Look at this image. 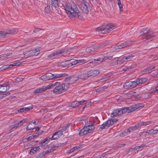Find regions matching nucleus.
Listing matches in <instances>:
<instances>
[{
  "mask_svg": "<svg viewBox=\"0 0 158 158\" xmlns=\"http://www.w3.org/2000/svg\"><path fill=\"white\" fill-rule=\"evenodd\" d=\"M135 86L138 84H142L143 83L141 78H138L136 80V81H135Z\"/></svg>",
  "mask_w": 158,
  "mask_h": 158,
  "instance_id": "obj_39",
  "label": "nucleus"
},
{
  "mask_svg": "<svg viewBox=\"0 0 158 158\" xmlns=\"http://www.w3.org/2000/svg\"><path fill=\"white\" fill-rule=\"evenodd\" d=\"M69 87V83H65L60 84L58 83V84L56 85V86L53 89V92L56 94H60L67 90Z\"/></svg>",
  "mask_w": 158,
  "mask_h": 158,
  "instance_id": "obj_3",
  "label": "nucleus"
},
{
  "mask_svg": "<svg viewBox=\"0 0 158 158\" xmlns=\"http://www.w3.org/2000/svg\"><path fill=\"white\" fill-rule=\"evenodd\" d=\"M64 52L63 50H58L55 52H54L52 53L50 55L48 56V58H50L53 57L55 56H56L59 55Z\"/></svg>",
  "mask_w": 158,
  "mask_h": 158,
  "instance_id": "obj_15",
  "label": "nucleus"
},
{
  "mask_svg": "<svg viewBox=\"0 0 158 158\" xmlns=\"http://www.w3.org/2000/svg\"><path fill=\"white\" fill-rule=\"evenodd\" d=\"M85 127L88 133L92 132L94 128L93 124L89 125Z\"/></svg>",
  "mask_w": 158,
  "mask_h": 158,
  "instance_id": "obj_19",
  "label": "nucleus"
},
{
  "mask_svg": "<svg viewBox=\"0 0 158 158\" xmlns=\"http://www.w3.org/2000/svg\"><path fill=\"white\" fill-rule=\"evenodd\" d=\"M128 58V61H130L133 59H136V56L133 54H131L127 56Z\"/></svg>",
  "mask_w": 158,
  "mask_h": 158,
  "instance_id": "obj_36",
  "label": "nucleus"
},
{
  "mask_svg": "<svg viewBox=\"0 0 158 158\" xmlns=\"http://www.w3.org/2000/svg\"><path fill=\"white\" fill-rule=\"evenodd\" d=\"M98 47L97 46L92 45L87 48L85 51L87 52H90L96 51Z\"/></svg>",
  "mask_w": 158,
  "mask_h": 158,
  "instance_id": "obj_18",
  "label": "nucleus"
},
{
  "mask_svg": "<svg viewBox=\"0 0 158 158\" xmlns=\"http://www.w3.org/2000/svg\"><path fill=\"white\" fill-rule=\"evenodd\" d=\"M144 105L142 103H139L135 104L129 107H128L129 110L128 113H130L133 111L138 110L142 108Z\"/></svg>",
  "mask_w": 158,
  "mask_h": 158,
  "instance_id": "obj_7",
  "label": "nucleus"
},
{
  "mask_svg": "<svg viewBox=\"0 0 158 158\" xmlns=\"http://www.w3.org/2000/svg\"><path fill=\"white\" fill-rule=\"evenodd\" d=\"M89 73L90 76L95 77L97 76L100 73L99 70H91L89 71Z\"/></svg>",
  "mask_w": 158,
  "mask_h": 158,
  "instance_id": "obj_17",
  "label": "nucleus"
},
{
  "mask_svg": "<svg viewBox=\"0 0 158 158\" xmlns=\"http://www.w3.org/2000/svg\"><path fill=\"white\" fill-rule=\"evenodd\" d=\"M142 126H143L142 123H138L137 124L135 125V127H136V128L137 129L139 128L140 127Z\"/></svg>",
  "mask_w": 158,
  "mask_h": 158,
  "instance_id": "obj_52",
  "label": "nucleus"
},
{
  "mask_svg": "<svg viewBox=\"0 0 158 158\" xmlns=\"http://www.w3.org/2000/svg\"><path fill=\"white\" fill-rule=\"evenodd\" d=\"M107 124L106 121L104 123L102 124L101 125L100 127V128L101 129H107L109 127V126H108Z\"/></svg>",
  "mask_w": 158,
  "mask_h": 158,
  "instance_id": "obj_29",
  "label": "nucleus"
},
{
  "mask_svg": "<svg viewBox=\"0 0 158 158\" xmlns=\"http://www.w3.org/2000/svg\"><path fill=\"white\" fill-rule=\"evenodd\" d=\"M140 33L142 35V40L143 42H145L154 37V34L152 31L148 28L143 29Z\"/></svg>",
  "mask_w": 158,
  "mask_h": 158,
  "instance_id": "obj_2",
  "label": "nucleus"
},
{
  "mask_svg": "<svg viewBox=\"0 0 158 158\" xmlns=\"http://www.w3.org/2000/svg\"><path fill=\"white\" fill-rule=\"evenodd\" d=\"M6 33V35L8 34H12L13 33H14L15 32H16L17 31H16L15 29H12L11 30H7L6 31H5Z\"/></svg>",
  "mask_w": 158,
  "mask_h": 158,
  "instance_id": "obj_34",
  "label": "nucleus"
},
{
  "mask_svg": "<svg viewBox=\"0 0 158 158\" xmlns=\"http://www.w3.org/2000/svg\"><path fill=\"white\" fill-rule=\"evenodd\" d=\"M157 129L156 130H153V129H152L151 130H149L148 131V135H149V134H155L158 133H157Z\"/></svg>",
  "mask_w": 158,
  "mask_h": 158,
  "instance_id": "obj_33",
  "label": "nucleus"
},
{
  "mask_svg": "<svg viewBox=\"0 0 158 158\" xmlns=\"http://www.w3.org/2000/svg\"><path fill=\"white\" fill-rule=\"evenodd\" d=\"M133 94V93L132 92H129L127 94V95L129 97H131Z\"/></svg>",
  "mask_w": 158,
  "mask_h": 158,
  "instance_id": "obj_56",
  "label": "nucleus"
},
{
  "mask_svg": "<svg viewBox=\"0 0 158 158\" xmlns=\"http://www.w3.org/2000/svg\"><path fill=\"white\" fill-rule=\"evenodd\" d=\"M135 86V81L126 82L123 85L124 88L126 89H131Z\"/></svg>",
  "mask_w": 158,
  "mask_h": 158,
  "instance_id": "obj_10",
  "label": "nucleus"
},
{
  "mask_svg": "<svg viewBox=\"0 0 158 158\" xmlns=\"http://www.w3.org/2000/svg\"><path fill=\"white\" fill-rule=\"evenodd\" d=\"M12 55V53H9L6 54H4L3 56H4V57L5 58H6V57L8 56H11Z\"/></svg>",
  "mask_w": 158,
  "mask_h": 158,
  "instance_id": "obj_58",
  "label": "nucleus"
},
{
  "mask_svg": "<svg viewBox=\"0 0 158 158\" xmlns=\"http://www.w3.org/2000/svg\"><path fill=\"white\" fill-rule=\"evenodd\" d=\"M46 90V89L45 87L43 86L35 90L33 94H35L41 93L43 91H45Z\"/></svg>",
  "mask_w": 158,
  "mask_h": 158,
  "instance_id": "obj_24",
  "label": "nucleus"
},
{
  "mask_svg": "<svg viewBox=\"0 0 158 158\" xmlns=\"http://www.w3.org/2000/svg\"><path fill=\"white\" fill-rule=\"evenodd\" d=\"M10 88L9 85L5 84L2 85H0V93L6 92Z\"/></svg>",
  "mask_w": 158,
  "mask_h": 158,
  "instance_id": "obj_13",
  "label": "nucleus"
},
{
  "mask_svg": "<svg viewBox=\"0 0 158 158\" xmlns=\"http://www.w3.org/2000/svg\"><path fill=\"white\" fill-rule=\"evenodd\" d=\"M33 108V106L32 105L30 107L24 108V112L29 111Z\"/></svg>",
  "mask_w": 158,
  "mask_h": 158,
  "instance_id": "obj_47",
  "label": "nucleus"
},
{
  "mask_svg": "<svg viewBox=\"0 0 158 158\" xmlns=\"http://www.w3.org/2000/svg\"><path fill=\"white\" fill-rule=\"evenodd\" d=\"M79 79L78 77H77L75 76H70V81L69 82L66 83L72 84L75 82Z\"/></svg>",
  "mask_w": 158,
  "mask_h": 158,
  "instance_id": "obj_22",
  "label": "nucleus"
},
{
  "mask_svg": "<svg viewBox=\"0 0 158 158\" xmlns=\"http://www.w3.org/2000/svg\"><path fill=\"white\" fill-rule=\"evenodd\" d=\"M45 11L47 13H49L51 10L50 7V3H49L48 4H47V6L45 8Z\"/></svg>",
  "mask_w": 158,
  "mask_h": 158,
  "instance_id": "obj_32",
  "label": "nucleus"
},
{
  "mask_svg": "<svg viewBox=\"0 0 158 158\" xmlns=\"http://www.w3.org/2000/svg\"><path fill=\"white\" fill-rule=\"evenodd\" d=\"M63 131L62 130L57 131L55 133V135L57 134L59 136V138L63 135L62 132Z\"/></svg>",
  "mask_w": 158,
  "mask_h": 158,
  "instance_id": "obj_44",
  "label": "nucleus"
},
{
  "mask_svg": "<svg viewBox=\"0 0 158 158\" xmlns=\"http://www.w3.org/2000/svg\"><path fill=\"white\" fill-rule=\"evenodd\" d=\"M25 121V120H23L19 121V122L15 124V127H16V128H17L18 127L21 126L23 124V123H24Z\"/></svg>",
  "mask_w": 158,
  "mask_h": 158,
  "instance_id": "obj_37",
  "label": "nucleus"
},
{
  "mask_svg": "<svg viewBox=\"0 0 158 158\" xmlns=\"http://www.w3.org/2000/svg\"><path fill=\"white\" fill-rule=\"evenodd\" d=\"M89 4L87 2H84V3H81L80 6V8L86 15H88L89 13V10L90 9Z\"/></svg>",
  "mask_w": 158,
  "mask_h": 158,
  "instance_id": "obj_8",
  "label": "nucleus"
},
{
  "mask_svg": "<svg viewBox=\"0 0 158 158\" xmlns=\"http://www.w3.org/2000/svg\"><path fill=\"white\" fill-rule=\"evenodd\" d=\"M73 65V63L69 60H68L60 63L59 64V66L63 68H67L70 67Z\"/></svg>",
  "mask_w": 158,
  "mask_h": 158,
  "instance_id": "obj_11",
  "label": "nucleus"
},
{
  "mask_svg": "<svg viewBox=\"0 0 158 158\" xmlns=\"http://www.w3.org/2000/svg\"><path fill=\"white\" fill-rule=\"evenodd\" d=\"M52 74L50 73H46L43 75L41 77H40L39 79L44 81L53 79Z\"/></svg>",
  "mask_w": 158,
  "mask_h": 158,
  "instance_id": "obj_9",
  "label": "nucleus"
},
{
  "mask_svg": "<svg viewBox=\"0 0 158 158\" xmlns=\"http://www.w3.org/2000/svg\"><path fill=\"white\" fill-rule=\"evenodd\" d=\"M113 56H104L103 58H99L97 59H94V61L97 63H99L105 61L106 60H110L113 58Z\"/></svg>",
  "mask_w": 158,
  "mask_h": 158,
  "instance_id": "obj_12",
  "label": "nucleus"
},
{
  "mask_svg": "<svg viewBox=\"0 0 158 158\" xmlns=\"http://www.w3.org/2000/svg\"><path fill=\"white\" fill-rule=\"evenodd\" d=\"M39 149H40L39 146L35 147L32 148L31 149L30 152V154L31 155H33L35 152H36Z\"/></svg>",
  "mask_w": 158,
  "mask_h": 158,
  "instance_id": "obj_25",
  "label": "nucleus"
},
{
  "mask_svg": "<svg viewBox=\"0 0 158 158\" xmlns=\"http://www.w3.org/2000/svg\"><path fill=\"white\" fill-rule=\"evenodd\" d=\"M23 80V78L21 76H19L16 79V81L17 82H19L22 81Z\"/></svg>",
  "mask_w": 158,
  "mask_h": 158,
  "instance_id": "obj_41",
  "label": "nucleus"
},
{
  "mask_svg": "<svg viewBox=\"0 0 158 158\" xmlns=\"http://www.w3.org/2000/svg\"><path fill=\"white\" fill-rule=\"evenodd\" d=\"M58 0H52V5L55 8L57 7L58 6Z\"/></svg>",
  "mask_w": 158,
  "mask_h": 158,
  "instance_id": "obj_30",
  "label": "nucleus"
},
{
  "mask_svg": "<svg viewBox=\"0 0 158 158\" xmlns=\"http://www.w3.org/2000/svg\"><path fill=\"white\" fill-rule=\"evenodd\" d=\"M155 68V67L154 66H151L143 70L142 71V73L143 74H144L150 73L152 71V69H154Z\"/></svg>",
  "mask_w": 158,
  "mask_h": 158,
  "instance_id": "obj_16",
  "label": "nucleus"
},
{
  "mask_svg": "<svg viewBox=\"0 0 158 158\" xmlns=\"http://www.w3.org/2000/svg\"><path fill=\"white\" fill-rule=\"evenodd\" d=\"M128 107L118 109L114 110V112L111 114V116L113 117H116L125 113L126 112L128 113Z\"/></svg>",
  "mask_w": 158,
  "mask_h": 158,
  "instance_id": "obj_5",
  "label": "nucleus"
},
{
  "mask_svg": "<svg viewBox=\"0 0 158 158\" xmlns=\"http://www.w3.org/2000/svg\"><path fill=\"white\" fill-rule=\"evenodd\" d=\"M118 2V4L119 6L120 10V11H123V5L121 3V2L120 0H117Z\"/></svg>",
  "mask_w": 158,
  "mask_h": 158,
  "instance_id": "obj_35",
  "label": "nucleus"
},
{
  "mask_svg": "<svg viewBox=\"0 0 158 158\" xmlns=\"http://www.w3.org/2000/svg\"><path fill=\"white\" fill-rule=\"evenodd\" d=\"M67 74L65 73L63 74L55 73L52 74L53 79L64 77L67 76Z\"/></svg>",
  "mask_w": 158,
  "mask_h": 158,
  "instance_id": "obj_20",
  "label": "nucleus"
},
{
  "mask_svg": "<svg viewBox=\"0 0 158 158\" xmlns=\"http://www.w3.org/2000/svg\"><path fill=\"white\" fill-rule=\"evenodd\" d=\"M90 75L89 73V71L85 73H83L79 75L78 76V77L79 79H81L82 80H86L89 77Z\"/></svg>",
  "mask_w": 158,
  "mask_h": 158,
  "instance_id": "obj_14",
  "label": "nucleus"
},
{
  "mask_svg": "<svg viewBox=\"0 0 158 158\" xmlns=\"http://www.w3.org/2000/svg\"><path fill=\"white\" fill-rule=\"evenodd\" d=\"M148 132H143L141 133V137L142 138L145 137L148 135Z\"/></svg>",
  "mask_w": 158,
  "mask_h": 158,
  "instance_id": "obj_46",
  "label": "nucleus"
},
{
  "mask_svg": "<svg viewBox=\"0 0 158 158\" xmlns=\"http://www.w3.org/2000/svg\"><path fill=\"white\" fill-rule=\"evenodd\" d=\"M18 111L19 112H24V108H22L20 109L19 110H18Z\"/></svg>",
  "mask_w": 158,
  "mask_h": 158,
  "instance_id": "obj_61",
  "label": "nucleus"
},
{
  "mask_svg": "<svg viewBox=\"0 0 158 158\" xmlns=\"http://www.w3.org/2000/svg\"><path fill=\"white\" fill-rule=\"evenodd\" d=\"M75 149L73 148L72 149L70 150L68 152V153H70L73 152L75 151Z\"/></svg>",
  "mask_w": 158,
  "mask_h": 158,
  "instance_id": "obj_63",
  "label": "nucleus"
},
{
  "mask_svg": "<svg viewBox=\"0 0 158 158\" xmlns=\"http://www.w3.org/2000/svg\"><path fill=\"white\" fill-rule=\"evenodd\" d=\"M35 126L32 125V122H30L28 126H27L26 129L27 130H30L34 129L35 127Z\"/></svg>",
  "mask_w": 158,
  "mask_h": 158,
  "instance_id": "obj_28",
  "label": "nucleus"
},
{
  "mask_svg": "<svg viewBox=\"0 0 158 158\" xmlns=\"http://www.w3.org/2000/svg\"><path fill=\"white\" fill-rule=\"evenodd\" d=\"M76 61L77 62L76 63H82L84 62L86 60H83V59L78 60H76Z\"/></svg>",
  "mask_w": 158,
  "mask_h": 158,
  "instance_id": "obj_54",
  "label": "nucleus"
},
{
  "mask_svg": "<svg viewBox=\"0 0 158 158\" xmlns=\"http://www.w3.org/2000/svg\"><path fill=\"white\" fill-rule=\"evenodd\" d=\"M58 146H54L52 147L50 149L48 150L49 153L53 152V151L56 150L58 148Z\"/></svg>",
  "mask_w": 158,
  "mask_h": 158,
  "instance_id": "obj_38",
  "label": "nucleus"
},
{
  "mask_svg": "<svg viewBox=\"0 0 158 158\" xmlns=\"http://www.w3.org/2000/svg\"><path fill=\"white\" fill-rule=\"evenodd\" d=\"M43 131H42L41 132H36L34 133L32 135V136L34 138V137H37L38 135H40L43 132Z\"/></svg>",
  "mask_w": 158,
  "mask_h": 158,
  "instance_id": "obj_42",
  "label": "nucleus"
},
{
  "mask_svg": "<svg viewBox=\"0 0 158 158\" xmlns=\"http://www.w3.org/2000/svg\"><path fill=\"white\" fill-rule=\"evenodd\" d=\"M87 133H88L86 130H85V127H84L80 131V133H79V135L81 136H83L84 135H85Z\"/></svg>",
  "mask_w": 158,
  "mask_h": 158,
  "instance_id": "obj_27",
  "label": "nucleus"
},
{
  "mask_svg": "<svg viewBox=\"0 0 158 158\" xmlns=\"http://www.w3.org/2000/svg\"><path fill=\"white\" fill-rule=\"evenodd\" d=\"M6 33L5 31H0V37L5 36L6 35Z\"/></svg>",
  "mask_w": 158,
  "mask_h": 158,
  "instance_id": "obj_51",
  "label": "nucleus"
},
{
  "mask_svg": "<svg viewBox=\"0 0 158 158\" xmlns=\"http://www.w3.org/2000/svg\"><path fill=\"white\" fill-rule=\"evenodd\" d=\"M19 62H16L14 63L13 64H10V65H8V68H11L13 66H16L19 65Z\"/></svg>",
  "mask_w": 158,
  "mask_h": 158,
  "instance_id": "obj_43",
  "label": "nucleus"
},
{
  "mask_svg": "<svg viewBox=\"0 0 158 158\" xmlns=\"http://www.w3.org/2000/svg\"><path fill=\"white\" fill-rule=\"evenodd\" d=\"M55 133L53 135L52 137L50 138V139L51 140H55L59 138V136L57 134H56L55 135Z\"/></svg>",
  "mask_w": 158,
  "mask_h": 158,
  "instance_id": "obj_40",
  "label": "nucleus"
},
{
  "mask_svg": "<svg viewBox=\"0 0 158 158\" xmlns=\"http://www.w3.org/2000/svg\"><path fill=\"white\" fill-rule=\"evenodd\" d=\"M84 102H85L84 100L83 101H81L80 102H77V101H75L71 103V106L73 108H75L81 104L82 103Z\"/></svg>",
  "mask_w": 158,
  "mask_h": 158,
  "instance_id": "obj_21",
  "label": "nucleus"
},
{
  "mask_svg": "<svg viewBox=\"0 0 158 158\" xmlns=\"http://www.w3.org/2000/svg\"><path fill=\"white\" fill-rule=\"evenodd\" d=\"M137 128H136L135 126L132 127H130L129 129H128L129 132L133 131L135 130Z\"/></svg>",
  "mask_w": 158,
  "mask_h": 158,
  "instance_id": "obj_48",
  "label": "nucleus"
},
{
  "mask_svg": "<svg viewBox=\"0 0 158 158\" xmlns=\"http://www.w3.org/2000/svg\"><path fill=\"white\" fill-rule=\"evenodd\" d=\"M141 78L143 83L146 82L148 80V79L146 78Z\"/></svg>",
  "mask_w": 158,
  "mask_h": 158,
  "instance_id": "obj_57",
  "label": "nucleus"
},
{
  "mask_svg": "<svg viewBox=\"0 0 158 158\" xmlns=\"http://www.w3.org/2000/svg\"><path fill=\"white\" fill-rule=\"evenodd\" d=\"M64 6L67 14L72 20H74L75 17H77L80 20L83 19V17L74 3L72 2L69 3L65 1L64 2Z\"/></svg>",
  "mask_w": 158,
  "mask_h": 158,
  "instance_id": "obj_1",
  "label": "nucleus"
},
{
  "mask_svg": "<svg viewBox=\"0 0 158 158\" xmlns=\"http://www.w3.org/2000/svg\"><path fill=\"white\" fill-rule=\"evenodd\" d=\"M106 122L107 124H108V126H109V127L114 124L113 122L112 121L111 119L107 120Z\"/></svg>",
  "mask_w": 158,
  "mask_h": 158,
  "instance_id": "obj_49",
  "label": "nucleus"
},
{
  "mask_svg": "<svg viewBox=\"0 0 158 158\" xmlns=\"http://www.w3.org/2000/svg\"><path fill=\"white\" fill-rule=\"evenodd\" d=\"M142 124L143 126H146L149 125L150 124V121L148 122H142Z\"/></svg>",
  "mask_w": 158,
  "mask_h": 158,
  "instance_id": "obj_55",
  "label": "nucleus"
},
{
  "mask_svg": "<svg viewBox=\"0 0 158 158\" xmlns=\"http://www.w3.org/2000/svg\"><path fill=\"white\" fill-rule=\"evenodd\" d=\"M117 58H118V59L117 60V64H118V62L122 63L125 61V56H120V57H118Z\"/></svg>",
  "mask_w": 158,
  "mask_h": 158,
  "instance_id": "obj_31",
  "label": "nucleus"
},
{
  "mask_svg": "<svg viewBox=\"0 0 158 158\" xmlns=\"http://www.w3.org/2000/svg\"><path fill=\"white\" fill-rule=\"evenodd\" d=\"M49 153V152L48 151H48H47L45 152H43L40 153V154H41L42 157H43L44 156H45L46 154H47V153Z\"/></svg>",
  "mask_w": 158,
  "mask_h": 158,
  "instance_id": "obj_53",
  "label": "nucleus"
},
{
  "mask_svg": "<svg viewBox=\"0 0 158 158\" xmlns=\"http://www.w3.org/2000/svg\"><path fill=\"white\" fill-rule=\"evenodd\" d=\"M145 145V144H142V145L139 146H137L135 148V150H138L139 149L143 147Z\"/></svg>",
  "mask_w": 158,
  "mask_h": 158,
  "instance_id": "obj_50",
  "label": "nucleus"
},
{
  "mask_svg": "<svg viewBox=\"0 0 158 158\" xmlns=\"http://www.w3.org/2000/svg\"><path fill=\"white\" fill-rule=\"evenodd\" d=\"M115 27L113 25L109 24L98 28L97 31L100 33L106 34L113 30Z\"/></svg>",
  "mask_w": 158,
  "mask_h": 158,
  "instance_id": "obj_4",
  "label": "nucleus"
},
{
  "mask_svg": "<svg viewBox=\"0 0 158 158\" xmlns=\"http://www.w3.org/2000/svg\"><path fill=\"white\" fill-rule=\"evenodd\" d=\"M108 44V42H106L103 44H101V46H100V47H104L105 46H106Z\"/></svg>",
  "mask_w": 158,
  "mask_h": 158,
  "instance_id": "obj_62",
  "label": "nucleus"
},
{
  "mask_svg": "<svg viewBox=\"0 0 158 158\" xmlns=\"http://www.w3.org/2000/svg\"><path fill=\"white\" fill-rule=\"evenodd\" d=\"M70 125V123H68L65 127H63L62 129H61V130L63 131H66V129L69 127Z\"/></svg>",
  "mask_w": 158,
  "mask_h": 158,
  "instance_id": "obj_45",
  "label": "nucleus"
},
{
  "mask_svg": "<svg viewBox=\"0 0 158 158\" xmlns=\"http://www.w3.org/2000/svg\"><path fill=\"white\" fill-rule=\"evenodd\" d=\"M50 139V138L47 137L45 138L41 142L39 143V145L40 147H43V146L48 143V141Z\"/></svg>",
  "mask_w": 158,
  "mask_h": 158,
  "instance_id": "obj_23",
  "label": "nucleus"
},
{
  "mask_svg": "<svg viewBox=\"0 0 158 158\" xmlns=\"http://www.w3.org/2000/svg\"><path fill=\"white\" fill-rule=\"evenodd\" d=\"M2 70H5L8 69V65H5L2 67Z\"/></svg>",
  "mask_w": 158,
  "mask_h": 158,
  "instance_id": "obj_60",
  "label": "nucleus"
},
{
  "mask_svg": "<svg viewBox=\"0 0 158 158\" xmlns=\"http://www.w3.org/2000/svg\"><path fill=\"white\" fill-rule=\"evenodd\" d=\"M154 77H158V72L156 71L153 74Z\"/></svg>",
  "mask_w": 158,
  "mask_h": 158,
  "instance_id": "obj_59",
  "label": "nucleus"
},
{
  "mask_svg": "<svg viewBox=\"0 0 158 158\" xmlns=\"http://www.w3.org/2000/svg\"><path fill=\"white\" fill-rule=\"evenodd\" d=\"M82 145V144L79 145L78 146L74 147L73 148L75 149V150L76 149H77L81 147Z\"/></svg>",
  "mask_w": 158,
  "mask_h": 158,
  "instance_id": "obj_64",
  "label": "nucleus"
},
{
  "mask_svg": "<svg viewBox=\"0 0 158 158\" xmlns=\"http://www.w3.org/2000/svg\"><path fill=\"white\" fill-rule=\"evenodd\" d=\"M58 84V82H56L53 83H50L49 85L46 87H45L46 89V90L48 89L52 88L54 86L55 87L56 86V85Z\"/></svg>",
  "mask_w": 158,
  "mask_h": 158,
  "instance_id": "obj_26",
  "label": "nucleus"
},
{
  "mask_svg": "<svg viewBox=\"0 0 158 158\" xmlns=\"http://www.w3.org/2000/svg\"><path fill=\"white\" fill-rule=\"evenodd\" d=\"M133 42L132 41H127L118 45L112 47V48L113 50H114L128 47L131 46Z\"/></svg>",
  "mask_w": 158,
  "mask_h": 158,
  "instance_id": "obj_6",
  "label": "nucleus"
}]
</instances>
